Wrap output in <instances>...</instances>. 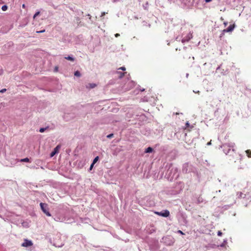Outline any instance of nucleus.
<instances>
[{"label": "nucleus", "instance_id": "obj_1", "mask_svg": "<svg viewBox=\"0 0 251 251\" xmlns=\"http://www.w3.org/2000/svg\"><path fill=\"white\" fill-rule=\"evenodd\" d=\"M41 208L43 212L48 216H50L51 215L49 211L48 205L46 203L41 202L40 203Z\"/></svg>", "mask_w": 251, "mask_h": 251}, {"label": "nucleus", "instance_id": "obj_2", "mask_svg": "<svg viewBox=\"0 0 251 251\" xmlns=\"http://www.w3.org/2000/svg\"><path fill=\"white\" fill-rule=\"evenodd\" d=\"M235 24L231 25H230L227 28L224 29L222 31V33L220 36V37H221L222 36H224L225 33L226 32H232L234 28H235Z\"/></svg>", "mask_w": 251, "mask_h": 251}, {"label": "nucleus", "instance_id": "obj_3", "mask_svg": "<svg viewBox=\"0 0 251 251\" xmlns=\"http://www.w3.org/2000/svg\"><path fill=\"white\" fill-rule=\"evenodd\" d=\"M33 245V243L31 240H29L28 239H25L24 240V242L22 244V246L24 247H28L32 246Z\"/></svg>", "mask_w": 251, "mask_h": 251}, {"label": "nucleus", "instance_id": "obj_4", "mask_svg": "<svg viewBox=\"0 0 251 251\" xmlns=\"http://www.w3.org/2000/svg\"><path fill=\"white\" fill-rule=\"evenodd\" d=\"M155 213L164 217H167L169 216L170 214L169 211L167 210L162 211L161 212H156Z\"/></svg>", "mask_w": 251, "mask_h": 251}, {"label": "nucleus", "instance_id": "obj_5", "mask_svg": "<svg viewBox=\"0 0 251 251\" xmlns=\"http://www.w3.org/2000/svg\"><path fill=\"white\" fill-rule=\"evenodd\" d=\"M193 37V34L192 33L190 32L189 33L187 34L185 36H184L182 40V42H188L191 39H192Z\"/></svg>", "mask_w": 251, "mask_h": 251}, {"label": "nucleus", "instance_id": "obj_6", "mask_svg": "<svg viewBox=\"0 0 251 251\" xmlns=\"http://www.w3.org/2000/svg\"><path fill=\"white\" fill-rule=\"evenodd\" d=\"M60 148V146L59 145L57 146L50 153V157H53L54 155L59 152Z\"/></svg>", "mask_w": 251, "mask_h": 251}, {"label": "nucleus", "instance_id": "obj_7", "mask_svg": "<svg viewBox=\"0 0 251 251\" xmlns=\"http://www.w3.org/2000/svg\"><path fill=\"white\" fill-rule=\"evenodd\" d=\"M8 159V161H10L11 163H5V165L6 166H11L17 162V159L14 158H7Z\"/></svg>", "mask_w": 251, "mask_h": 251}, {"label": "nucleus", "instance_id": "obj_8", "mask_svg": "<svg viewBox=\"0 0 251 251\" xmlns=\"http://www.w3.org/2000/svg\"><path fill=\"white\" fill-rule=\"evenodd\" d=\"M54 220L57 222H64L65 221V218L64 217H60V216H56L54 218Z\"/></svg>", "mask_w": 251, "mask_h": 251}, {"label": "nucleus", "instance_id": "obj_9", "mask_svg": "<svg viewBox=\"0 0 251 251\" xmlns=\"http://www.w3.org/2000/svg\"><path fill=\"white\" fill-rule=\"evenodd\" d=\"M97 85L95 83H88L87 85H86V87L89 89H92L96 87Z\"/></svg>", "mask_w": 251, "mask_h": 251}, {"label": "nucleus", "instance_id": "obj_10", "mask_svg": "<svg viewBox=\"0 0 251 251\" xmlns=\"http://www.w3.org/2000/svg\"><path fill=\"white\" fill-rule=\"evenodd\" d=\"M153 151V149L151 147H148L145 149L144 152L145 153H151Z\"/></svg>", "mask_w": 251, "mask_h": 251}, {"label": "nucleus", "instance_id": "obj_11", "mask_svg": "<svg viewBox=\"0 0 251 251\" xmlns=\"http://www.w3.org/2000/svg\"><path fill=\"white\" fill-rule=\"evenodd\" d=\"M125 73H123L119 71L116 72V74L118 75V77L119 78H122L124 76Z\"/></svg>", "mask_w": 251, "mask_h": 251}, {"label": "nucleus", "instance_id": "obj_12", "mask_svg": "<svg viewBox=\"0 0 251 251\" xmlns=\"http://www.w3.org/2000/svg\"><path fill=\"white\" fill-rule=\"evenodd\" d=\"M65 58L72 61H74L75 60V58L73 56H68L67 57H65Z\"/></svg>", "mask_w": 251, "mask_h": 251}, {"label": "nucleus", "instance_id": "obj_13", "mask_svg": "<svg viewBox=\"0 0 251 251\" xmlns=\"http://www.w3.org/2000/svg\"><path fill=\"white\" fill-rule=\"evenodd\" d=\"M19 161L20 162H29V159L28 158H24L23 159H21Z\"/></svg>", "mask_w": 251, "mask_h": 251}, {"label": "nucleus", "instance_id": "obj_14", "mask_svg": "<svg viewBox=\"0 0 251 251\" xmlns=\"http://www.w3.org/2000/svg\"><path fill=\"white\" fill-rule=\"evenodd\" d=\"M74 75L75 76L79 77L81 76V74L79 71H76L75 72Z\"/></svg>", "mask_w": 251, "mask_h": 251}, {"label": "nucleus", "instance_id": "obj_15", "mask_svg": "<svg viewBox=\"0 0 251 251\" xmlns=\"http://www.w3.org/2000/svg\"><path fill=\"white\" fill-rule=\"evenodd\" d=\"M246 152L248 157H251V151L250 150H247Z\"/></svg>", "mask_w": 251, "mask_h": 251}, {"label": "nucleus", "instance_id": "obj_16", "mask_svg": "<svg viewBox=\"0 0 251 251\" xmlns=\"http://www.w3.org/2000/svg\"><path fill=\"white\" fill-rule=\"evenodd\" d=\"M197 201H198V203H200L202 202L203 199L201 197H199L198 198Z\"/></svg>", "mask_w": 251, "mask_h": 251}, {"label": "nucleus", "instance_id": "obj_17", "mask_svg": "<svg viewBox=\"0 0 251 251\" xmlns=\"http://www.w3.org/2000/svg\"><path fill=\"white\" fill-rule=\"evenodd\" d=\"M8 8V7L6 5H3L2 7H1V9L3 10V11H6Z\"/></svg>", "mask_w": 251, "mask_h": 251}, {"label": "nucleus", "instance_id": "obj_18", "mask_svg": "<svg viewBox=\"0 0 251 251\" xmlns=\"http://www.w3.org/2000/svg\"><path fill=\"white\" fill-rule=\"evenodd\" d=\"M69 115V113H65L64 116V118L65 119H66V120H69V118H68Z\"/></svg>", "mask_w": 251, "mask_h": 251}, {"label": "nucleus", "instance_id": "obj_19", "mask_svg": "<svg viewBox=\"0 0 251 251\" xmlns=\"http://www.w3.org/2000/svg\"><path fill=\"white\" fill-rule=\"evenodd\" d=\"M46 129H47V128H44V127L40 128L39 129V131L41 133L44 132L46 130Z\"/></svg>", "mask_w": 251, "mask_h": 251}, {"label": "nucleus", "instance_id": "obj_20", "mask_svg": "<svg viewBox=\"0 0 251 251\" xmlns=\"http://www.w3.org/2000/svg\"><path fill=\"white\" fill-rule=\"evenodd\" d=\"M40 14V12L39 11H37L36 12L35 14L33 16V18L35 19V17H36L37 16H38Z\"/></svg>", "mask_w": 251, "mask_h": 251}, {"label": "nucleus", "instance_id": "obj_21", "mask_svg": "<svg viewBox=\"0 0 251 251\" xmlns=\"http://www.w3.org/2000/svg\"><path fill=\"white\" fill-rule=\"evenodd\" d=\"M99 158H94L93 163L95 164L99 160Z\"/></svg>", "mask_w": 251, "mask_h": 251}, {"label": "nucleus", "instance_id": "obj_22", "mask_svg": "<svg viewBox=\"0 0 251 251\" xmlns=\"http://www.w3.org/2000/svg\"><path fill=\"white\" fill-rule=\"evenodd\" d=\"M114 136V134L113 133H111V134H109V135H108L107 136V137L108 138H111L112 137H113Z\"/></svg>", "mask_w": 251, "mask_h": 251}, {"label": "nucleus", "instance_id": "obj_23", "mask_svg": "<svg viewBox=\"0 0 251 251\" xmlns=\"http://www.w3.org/2000/svg\"><path fill=\"white\" fill-rule=\"evenodd\" d=\"M58 70V66H55L54 69V72H57Z\"/></svg>", "mask_w": 251, "mask_h": 251}, {"label": "nucleus", "instance_id": "obj_24", "mask_svg": "<svg viewBox=\"0 0 251 251\" xmlns=\"http://www.w3.org/2000/svg\"><path fill=\"white\" fill-rule=\"evenodd\" d=\"M118 70H121L122 71H125L126 68L125 67H121L118 69Z\"/></svg>", "mask_w": 251, "mask_h": 251}, {"label": "nucleus", "instance_id": "obj_25", "mask_svg": "<svg viewBox=\"0 0 251 251\" xmlns=\"http://www.w3.org/2000/svg\"><path fill=\"white\" fill-rule=\"evenodd\" d=\"M6 91V89H2L1 90H0V93H3L5 92Z\"/></svg>", "mask_w": 251, "mask_h": 251}, {"label": "nucleus", "instance_id": "obj_26", "mask_svg": "<svg viewBox=\"0 0 251 251\" xmlns=\"http://www.w3.org/2000/svg\"><path fill=\"white\" fill-rule=\"evenodd\" d=\"M95 164H93V163L91 164L90 167V168H89V170H92V169H93V167L94 166Z\"/></svg>", "mask_w": 251, "mask_h": 251}, {"label": "nucleus", "instance_id": "obj_27", "mask_svg": "<svg viewBox=\"0 0 251 251\" xmlns=\"http://www.w3.org/2000/svg\"><path fill=\"white\" fill-rule=\"evenodd\" d=\"M186 125L185 128L189 127V126H190V124H189V122H187L186 123V125Z\"/></svg>", "mask_w": 251, "mask_h": 251}, {"label": "nucleus", "instance_id": "obj_28", "mask_svg": "<svg viewBox=\"0 0 251 251\" xmlns=\"http://www.w3.org/2000/svg\"><path fill=\"white\" fill-rule=\"evenodd\" d=\"M217 235L219 236H221L222 235V232L221 231H218Z\"/></svg>", "mask_w": 251, "mask_h": 251}, {"label": "nucleus", "instance_id": "obj_29", "mask_svg": "<svg viewBox=\"0 0 251 251\" xmlns=\"http://www.w3.org/2000/svg\"><path fill=\"white\" fill-rule=\"evenodd\" d=\"M45 31V30L44 29V30H41V31H37L36 32L37 33H43Z\"/></svg>", "mask_w": 251, "mask_h": 251}, {"label": "nucleus", "instance_id": "obj_30", "mask_svg": "<svg viewBox=\"0 0 251 251\" xmlns=\"http://www.w3.org/2000/svg\"><path fill=\"white\" fill-rule=\"evenodd\" d=\"M87 16H88V17H89L90 20L91 19V16L90 15V14H88L87 15Z\"/></svg>", "mask_w": 251, "mask_h": 251}, {"label": "nucleus", "instance_id": "obj_31", "mask_svg": "<svg viewBox=\"0 0 251 251\" xmlns=\"http://www.w3.org/2000/svg\"><path fill=\"white\" fill-rule=\"evenodd\" d=\"M115 36L116 37H118L120 36V34L119 33H116L115 35Z\"/></svg>", "mask_w": 251, "mask_h": 251}, {"label": "nucleus", "instance_id": "obj_32", "mask_svg": "<svg viewBox=\"0 0 251 251\" xmlns=\"http://www.w3.org/2000/svg\"><path fill=\"white\" fill-rule=\"evenodd\" d=\"M211 144V140L207 143V145L209 146Z\"/></svg>", "mask_w": 251, "mask_h": 251}, {"label": "nucleus", "instance_id": "obj_33", "mask_svg": "<svg viewBox=\"0 0 251 251\" xmlns=\"http://www.w3.org/2000/svg\"><path fill=\"white\" fill-rule=\"evenodd\" d=\"M205 1L206 2H210L211 1H212V0H205Z\"/></svg>", "mask_w": 251, "mask_h": 251}, {"label": "nucleus", "instance_id": "obj_34", "mask_svg": "<svg viewBox=\"0 0 251 251\" xmlns=\"http://www.w3.org/2000/svg\"><path fill=\"white\" fill-rule=\"evenodd\" d=\"M22 7H23V8H25V4H23L22 5Z\"/></svg>", "mask_w": 251, "mask_h": 251}, {"label": "nucleus", "instance_id": "obj_35", "mask_svg": "<svg viewBox=\"0 0 251 251\" xmlns=\"http://www.w3.org/2000/svg\"><path fill=\"white\" fill-rule=\"evenodd\" d=\"M178 232L182 234H183V233L181 231H180V230H178Z\"/></svg>", "mask_w": 251, "mask_h": 251}, {"label": "nucleus", "instance_id": "obj_36", "mask_svg": "<svg viewBox=\"0 0 251 251\" xmlns=\"http://www.w3.org/2000/svg\"><path fill=\"white\" fill-rule=\"evenodd\" d=\"M227 23H226V22L224 23V25L225 26H226L227 25Z\"/></svg>", "mask_w": 251, "mask_h": 251}, {"label": "nucleus", "instance_id": "obj_37", "mask_svg": "<svg viewBox=\"0 0 251 251\" xmlns=\"http://www.w3.org/2000/svg\"><path fill=\"white\" fill-rule=\"evenodd\" d=\"M104 14H105V13H104V12H103V13L102 14V16L104 15Z\"/></svg>", "mask_w": 251, "mask_h": 251}, {"label": "nucleus", "instance_id": "obj_38", "mask_svg": "<svg viewBox=\"0 0 251 251\" xmlns=\"http://www.w3.org/2000/svg\"><path fill=\"white\" fill-rule=\"evenodd\" d=\"M172 177H171L170 179V180L172 181Z\"/></svg>", "mask_w": 251, "mask_h": 251}, {"label": "nucleus", "instance_id": "obj_39", "mask_svg": "<svg viewBox=\"0 0 251 251\" xmlns=\"http://www.w3.org/2000/svg\"><path fill=\"white\" fill-rule=\"evenodd\" d=\"M2 71H1V73H0V75L2 74Z\"/></svg>", "mask_w": 251, "mask_h": 251}, {"label": "nucleus", "instance_id": "obj_40", "mask_svg": "<svg viewBox=\"0 0 251 251\" xmlns=\"http://www.w3.org/2000/svg\"><path fill=\"white\" fill-rule=\"evenodd\" d=\"M170 45V42H169V43H168V45Z\"/></svg>", "mask_w": 251, "mask_h": 251}]
</instances>
